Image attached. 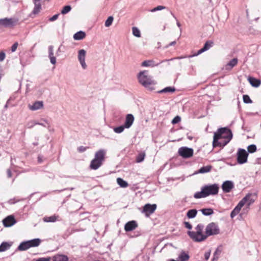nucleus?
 I'll return each mask as SVG.
<instances>
[{"label": "nucleus", "mask_w": 261, "mask_h": 261, "mask_svg": "<svg viewBox=\"0 0 261 261\" xmlns=\"http://www.w3.org/2000/svg\"><path fill=\"white\" fill-rule=\"evenodd\" d=\"M257 196V193H248L240 202L234 208L230 213V217L233 218L240 212L241 208L246 204V206L243 208V211H246L248 212L250 205L253 203Z\"/></svg>", "instance_id": "1"}, {"label": "nucleus", "mask_w": 261, "mask_h": 261, "mask_svg": "<svg viewBox=\"0 0 261 261\" xmlns=\"http://www.w3.org/2000/svg\"><path fill=\"white\" fill-rule=\"evenodd\" d=\"M219 190V186L217 184L205 185L201 188L200 191L194 194V197L195 199H200L210 195H216L218 194Z\"/></svg>", "instance_id": "2"}, {"label": "nucleus", "mask_w": 261, "mask_h": 261, "mask_svg": "<svg viewBox=\"0 0 261 261\" xmlns=\"http://www.w3.org/2000/svg\"><path fill=\"white\" fill-rule=\"evenodd\" d=\"M137 77L140 84L145 88L152 90L154 89L153 86L156 84V82L153 79L152 77L148 74L147 70L140 71Z\"/></svg>", "instance_id": "3"}, {"label": "nucleus", "mask_w": 261, "mask_h": 261, "mask_svg": "<svg viewBox=\"0 0 261 261\" xmlns=\"http://www.w3.org/2000/svg\"><path fill=\"white\" fill-rule=\"evenodd\" d=\"M106 154V150L100 149L95 152L94 158L91 161L90 168L93 170H96L102 165L105 160V156Z\"/></svg>", "instance_id": "4"}, {"label": "nucleus", "mask_w": 261, "mask_h": 261, "mask_svg": "<svg viewBox=\"0 0 261 261\" xmlns=\"http://www.w3.org/2000/svg\"><path fill=\"white\" fill-rule=\"evenodd\" d=\"M218 137L226 140L224 143L227 144L232 138V134L231 130L227 128H221L218 129L217 132L214 134V142L217 141Z\"/></svg>", "instance_id": "5"}, {"label": "nucleus", "mask_w": 261, "mask_h": 261, "mask_svg": "<svg viewBox=\"0 0 261 261\" xmlns=\"http://www.w3.org/2000/svg\"><path fill=\"white\" fill-rule=\"evenodd\" d=\"M205 231L207 238L211 236H215L220 233L219 226L214 222H211L207 225Z\"/></svg>", "instance_id": "6"}, {"label": "nucleus", "mask_w": 261, "mask_h": 261, "mask_svg": "<svg viewBox=\"0 0 261 261\" xmlns=\"http://www.w3.org/2000/svg\"><path fill=\"white\" fill-rule=\"evenodd\" d=\"M188 234L193 240L196 242H201L205 240L207 238L205 231L204 233H203V232L188 231Z\"/></svg>", "instance_id": "7"}, {"label": "nucleus", "mask_w": 261, "mask_h": 261, "mask_svg": "<svg viewBox=\"0 0 261 261\" xmlns=\"http://www.w3.org/2000/svg\"><path fill=\"white\" fill-rule=\"evenodd\" d=\"M19 19L17 18H5L0 19V26L5 27H12L18 24Z\"/></svg>", "instance_id": "8"}, {"label": "nucleus", "mask_w": 261, "mask_h": 261, "mask_svg": "<svg viewBox=\"0 0 261 261\" xmlns=\"http://www.w3.org/2000/svg\"><path fill=\"white\" fill-rule=\"evenodd\" d=\"M237 162L240 164L245 163L247 161L248 153L247 151L242 148H239L237 152Z\"/></svg>", "instance_id": "9"}, {"label": "nucleus", "mask_w": 261, "mask_h": 261, "mask_svg": "<svg viewBox=\"0 0 261 261\" xmlns=\"http://www.w3.org/2000/svg\"><path fill=\"white\" fill-rule=\"evenodd\" d=\"M179 155L184 158L187 159L191 157L193 154V150L187 147H181L178 149Z\"/></svg>", "instance_id": "10"}, {"label": "nucleus", "mask_w": 261, "mask_h": 261, "mask_svg": "<svg viewBox=\"0 0 261 261\" xmlns=\"http://www.w3.org/2000/svg\"><path fill=\"white\" fill-rule=\"evenodd\" d=\"M86 51L84 49H80L78 51L77 59L80 62L83 69L85 70L87 68V65L86 64Z\"/></svg>", "instance_id": "11"}, {"label": "nucleus", "mask_w": 261, "mask_h": 261, "mask_svg": "<svg viewBox=\"0 0 261 261\" xmlns=\"http://www.w3.org/2000/svg\"><path fill=\"white\" fill-rule=\"evenodd\" d=\"M222 189L224 193H229L234 188V184L231 180H226L222 185Z\"/></svg>", "instance_id": "12"}, {"label": "nucleus", "mask_w": 261, "mask_h": 261, "mask_svg": "<svg viewBox=\"0 0 261 261\" xmlns=\"http://www.w3.org/2000/svg\"><path fill=\"white\" fill-rule=\"evenodd\" d=\"M156 208V205L155 204H146L142 211L143 213H145L146 215H149L152 214Z\"/></svg>", "instance_id": "13"}, {"label": "nucleus", "mask_w": 261, "mask_h": 261, "mask_svg": "<svg viewBox=\"0 0 261 261\" xmlns=\"http://www.w3.org/2000/svg\"><path fill=\"white\" fill-rule=\"evenodd\" d=\"M135 118L134 116L131 114H127L125 118V120L123 125L125 128H130L133 125Z\"/></svg>", "instance_id": "14"}, {"label": "nucleus", "mask_w": 261, "mask_h": 261, "mask_svg": "<svg viewBox=\"0 0 261 261\" xmlns=\"http://www.w3.org/2000/svg\"><path fill=\"white\" fill-rule=\"evenodd\" d=\"M138 227V224L136 221L132 220L127 222L124 226L125 231H130L135 229Z\"/></svg>", "instance_id": "15"}, {"label": "nucleus", "mask_w": 261, "mask_h": 261, "mask_svg": "<svg viewBox=\"0 0 261 261\" xmlns=\"http://www.w3.org/2000/svg\"><path fill=\"white\" fill-rule=\"evenodd\" d=\"M213 42L211 41H206L203 47L201 48L200 49H199L197 53L195 55V56H197V55H199L201 54H202V53L208 50L211 47L213 46ZM194 56V55H192V56H190V57H193Z\"/></svg>", "instance_id": "16"}, {"label": "nucleus", "mask_w": 261, "mask_h": 261, "mask_svg": "<svg viewBox=\"0 0 261 261\" xmlns=\"http://www.w3.org/2000/svg\"><path fill=\"white\" fill-rule=\"evenodd\" d=\"M3 222L5 226L10 227L15 224L16 221L13 216H9L4 219Z\"/></svg>", "instance_id": "17"}, {"label": "nucleus", "mask_w": 261, "mask_h": 261, "mask_svg": "<svg viewBox=\"0 0 261 261\" xmlns=\"http://www.w3.org/2000/svg\"><path fill=\"white\" fill-rule=\"evenodd\" d=\"M163 62V61H161L160 63H155V62L153 60H145L141 63V66L142 67H153L155 66H158L161 63H162Z\"/></svg>", "instance_id": "18"}, {"label": "nucleus", "mask_w": 261, "mask_h": 261, "mask_svg": "<svg viewBox=\"0 0 261 261\" xmlns=\"http://www.w3.org/2000/svg\"><path fill=\"white\" fill-rule=\"evenodd\" d=\"M43 107V102L41 101H37L35 102L32 105H29V109L32 111H36L39 110Z\"/></svg>", "instance_id": "19"}, {"label": "nucleus", "mask_w": 261, "mask_h": 261, "mask_svg": "<svg viewBox=\"0 0 261 261\" xmlns=\"http://www.w3.org/2000/svg\"><path fill=\"white\" fill-rule=\"evenodd\" d=\"M48 57L50 59V63L55 65L56 63V59L54 56V47L52 45H50L48 47Z\"/></svg>", "instance_id": "20"}, {"label": "nucleus", "mask_w": 261, "mask_h": 261, "mask_svg": "<svg viewBox=\"0 0 261 261\" xmlns=\"http://www.w3.org/2000/svg\"><path fill=\"white\" fill-rule=\"evenodd\" d=\"M41 242V240L38 238L34 239L28 241L30 248H32V247H38L40 244Z\"/></svg>", "instance_id": "21"}, {"label": "nucleus", "mask_w": 261, "mask_h": 261, "mask_svg": "<svg viewBox=\"0 0 261 261\" xmlns=\"http://www.w3.org/2000/svg\"><path fill=\"white\" fill-rule=\"evenodd\" d=\"M217 141L216 142H214V138L213 139V144L214 147L219 146L221 147H223L226 144H224V143L226 141V140L223 139L221 138L218 137Z\"/></svg>", "instance_id": "22"}, {"label": "nucleus", "mask_w": 261, "mask_h": 261, "mask_svg": "<svg viewBox=\"0 0 261 261\" xmlns=\"http://www.w3.org/2000/svg\"><path fill=\"white\" fill-rule=\"evenodd\" d=\"M248 80L250 84L254 87H258L261 84L260 81L255 78L252 77H249Z\"/></svg>", "instance_id": "23"}, {"label": "nucleus", "mask_w": 261, "mask_h": 261, "mask_svg": "<svg viewBox=\"0 0 261 261\" xmlns=\"http://www.w3.org/2000/svg\"><path fill=\"white\" fill-rule=\"evenodd\" d=\"M59 216L54 215L49 217H44L43 220L45 222H55L59 220Z\"/></svg>", "instance_id": "24"}, {"label": "nucleus", "mask_w": 261, "mask_h": 261, "mask_svg": "<svg viewBox=\"0 0 261 261\" xmlns=\"http://www.w3.org/2000/svg\"><path fill=\"white\" fill-rule=\"evenodd\" d=\"M53 261H68V258L65 255L57 254L53 256Z\"/></svg>", "instance_id": "25"}, {"label": "nucleus", "mask_w": 261, "mask_h": 261, "mask_svg": "<svg viewBox=\"0 0 261 261\" xmlns=\"http://www.w3.org/2000/svg\"><path fill=\"white\" fill-rule=\"evenodd\" d=\"M238 63V60L237 58H234L230 61L227 65L225 66V69L226 70H230L233 67H234Z\"/></svg>", "instance_id": "26"}, {"label": "nucleus", "mask_w": 261, "mask_h": 261, "mask_svg": "<svg viewBox=\"0 0 261 261\" xmlns=\"http://www.w3.org/2000/svg\"><path fill=\"white\" fill-rule=\"evenodd\" d=\"M30 248L28 241L21 242L18 246L17 249L19 251H25Z\"/></svg>", "instance_id": "27"}, {"label": "nucleus", "mask_w": 261, "mask_h": 261, "mask_svg": "<svg viewBox=\"0 0 261 261\" xmlns=\"http://www.w3.org/2000/svg\"><path fill=\"white\" fill-rule=\"evenodd\" d=\"M86 36L85 33L83 31H79L73 35V39L75 40H80L85 38Z\"/></svg>", "instance_id": "28"}, {"label": "nucleus", "mask_w": 261, "mask_h": 261, "mask_svg": "<svg viewBox=\"0 0 261 261\" xmlns=\"http://www.w3.org/2000/svg\"><path fill=\"white\" fill-rule=\"evenodd\" d=\"M34 8L32 11L31 15H32V14L36 15V14H38L41 9V5L40 3H34Z\"/></svg>", "instance_id": "29"}, {"label": "nucleus", "mask_w": 261, "mask_h": 261, "mask_svg": "<svg viewBox=\"0 0 261 261\" xmlns=\"http://www.w3.org/2000/svg\"><path fill=\"white\" fill-rule=\"evenodd\" d=\"M197 211L196 209H191L187 213V217L189 219H192L196 216Z\"/></svg>", "instance_id": "30"}, {"label": "nucleus", "mask_w": 261, "mask_h": 261, "mask_svg": "<svg viewBox=\"0 0 261 261\" xmlns=\"http://www.w3.org/2000/svg\"><path fill=\"white\" fill-rule=\"evenodd\" d=\"M204 216H210L214 214V211L211 208H202L200 210Z\"/></svg>", "instance_id": "31"}, {"label": "nucleus", "mask_w": 261, "mask_h": 261, "mask_svg": "<svg viewBox=\"0 0 261 261\" xmlns=\"http://www.w3.org/2000/svg\"><path fill=\"white\" fill-rule=\"evenodd\" d=\"M175 91V88L172 87H167L164 89L159 91L158 92L159 93H173Z\"/></svg>", "instance_id": "32"}, {"label": "nucleus", "mask_w": 261, "mask_h": 261, "mask_svg": "<svg viewBox=\"0 0 261 261\" xmlns=\"http://www.w3.org/2000/svg\"><path fill=\"white\" fill-rule=\"evenodd\" d=\"M212 167L211 166H203L200 168L197 172L198 173H205L209 172L211 169Z\"/></svg>", "instance_id": "33"}, {"label": "nucleus", "mask_w": 261, "mask_h": 261, "mask_svg": "<svg viewBox=\"0 0 261 261\" xmlns=\"http://www.w3.org/2000/svg\"><path fill=\"white\" fill-rule=\"evenodd\" d=\"M189 259V256L188 254L182 252L179 255L177 261H187Z\"/></svg>", "instance_id": "34"}, {"label": "nucleus", "mask_w": 261, "mask_h": 261, "mask_svg": "<svg viewBox=\"0 0 261 261\" xmlns=\"http://www.w3.org/2000/svg\"><path fill=\"white\" fill-rule=\"evenodd\" d=\"M0 246L1 247V249H2V251L3 252V251L8 250L10 248V247L12 246V243L4 242H3Z\"/></svg>", "instance_id": "35"}, {"label": "nucleus", "mask_w": 261, "mask_h": 261, "mask_svg": "<svg viewBox=\"0 0 261 261\" xmlns=\"http://www.w3.org/2000/svg\"><path fill=\"white\" fill-rule=\"evenodd\" d=\"M41 121H43L44 123L37 122V125L43 126V127H47L49 129L50 125L49 121L46 119H41Z\"/></svg>", "instance_id": "36"}, {"label": "nucleus", "mask_w": 261, "mask_h": 261, "mask_svg": "<svg viewBox=\"0 0 261 261\" xmlns=\"http://www.w3.org/2000/svg\"><path fill=\"white\" fill-rule=\"evenodd\" d=\"M117 184L122 188H126L128 186L127 182L121 178L117 179Z\"/></svg>", "instance_id": "37"}, {"label": "nucleus", "mask_w": 261, "mask_h": 261, "mask_svg": "<svg viewBox=\"0 0 261 261\" xmlns=\"http://www.w3.org/2000/svg\"><path fill=\"white\" fill-rule=\"evenodd\" d=\"M114 20V17L112 16H109L108 19L106 20L105 23V25L106 27H110Z\"/></svg>", "instance_id": "38"}, {"label": "nucleus", "mask_w": 261, "mask_h": 261, "mask_svg": "<svg viewBox=\"0 0 261 261\" xmlns=\"http://www.w3.org/2000/svg\"><path fill=\"white\" fill-rule=\"evenodd\" d=\"M71 10V7L69 5L64 6L61 10V14L65 15L69 13Z\"/></svg>", "instance_id": "39"}, {"label": "nucleus", "mask_w": 261, "mask_h": 261, "mask_svg": "<svg viewBox=\"0 0 261 261\" xmlns=\"http://www.w3.org/2000/svg\"><path fill=\"white\" fill-rule=\"evenodd\" d=\"M220 252L221 251L219 250L218 248H217L214 253L212 261H217L219 258Z\"/></svg>", "instance_id": "40"}, {"label": "nucleus", "mask_w": 261, "mask_h": 261, "mask_svg": "<svg viewBox=\"0 0 261 261\" xmlns=\"http://www.w3.org/2000/svg\"><path fill=\"white\" fill-rule=\"evenodd\" d=\"M124 128H125V127L122 125L118 127H114V131L116 133L120 134L123 132Z\"/></svg>", "instance_id": "41"}, {"label": "nucleus", "mask_w": 261, "mask_h": 261, "mask_svg": "<svg viewBox=\"0 0 261 261\" xmlns=\"http://www.w3.org/2000/svg\"><path fill=\"white\" fill-rule=\"evenodd\" d=\"M247 150L249 153H254L256 151V146L254 144L250 145L248 146Z\"/></svg>", "instance_id": "42"}, {"label": "nucleus", "mask_w": 261, "mask_h": 261, "mask_svg": "<svg viewBox=\"0 0 261 261\" xmlns=\"http://www.w3.org/2000/svg\"><path fill=\"white\" fill-rule=\"evenodd\" d=\"M133 34L137 37L141 36V33L140 30L136 27H133L132 28Z\"/></svg>", "instance_id": "43"}, {"label": "nucleus", "mask_w": 261, "mask_h": 261, "mask_svg": "<svg viewBox=\"0 0 261 261\" xmlns=\"http://www.w3.org/2000/svg\"><path fill=\"white\" fill-rule=\"evenodd\" d=\"M35 125H37V122L35 120H31L27 123L26 126L28 128H31L33 127Z\"/></svg>", "instance_id": "44"}, {"label": "nucleus", "mask_w": 261, "mask_h": 261, "mask_svg": "<svg viewBox=\"0 0 261 261\" xmlns=\"http://www.w3.org/2000/svg\"><path fill=\"white\" fill-rule=\"evenodd\" d=\"M144 157H145V153H144L142 152V153H140L137 156V157L136 158L137 162L140 163V162H142L144 160Z\"/></svg>", "instance_id": "45"}, {"label": "nucleus", "mask_w": 261, "mask_h": 261, "mask_svg": "<svg viewBox=\"0 0 261 261\" xmlns=\"http://www.w3.org/2000/svg\"><path fill=\"white\" fill-rule=\"evenodd\" d=\"M204 225L202 224H198L195 227V232H203Z\"/></svg>", "instance_id": "46"}, {"label": "nucleus", "mask_w": 261, "mask_h": 261, "mask_svg": "<svg viewBox=\"0 0 261 261\" xmlns=\"http://www.w3.org/2000/svg\"><path fill=\"white\" fill-rule=\"evenodd\" d=\"M243 101L246 103H250L252 102V100H251L249 96L247 95H243Z\"/></svg>", "instance_id": "47"}, {"label": "nucleus", "mask_w": 261, "mask_h": 261, "mask_svg": "<svg viewBox=\"0 0 261 261\" xmlns=\"http://www.w3.org/2000/svg\"><path fill=\"white\" fill-rule=\"evenodd\" d=\"M166 8L164 6H157L156 7L151 9L150 10V12H154L156 11H160V10H164Z\"/></svg>", "instance_id": "48"}, {"label": "nucleus", "mask_w": 261, "mask_h": 261, "mask_svg": "<svg viewBox=\"0 0 261 261\" xmlns=\"http://www.w3.org/2000/svg\"><path fill=\"white\" fill-rule=\"evenodd\" d=\"M181 119L180 117L178 116H177L174 118V119L172 120V123L174 124L180 122Z\"/></svg>", "instance_id": "49"}, {"label": "nucleus", "mask_w": 261, "mask_h": 261, "mask_svg": "<svg viewBox=\"0 0 261 261\" xmlns=\"http://www.w3.org/2000/svg\"><path fill=\"white\" fill-rule=\"evenodd\" d=\"M211 250H209L207 252H206L204 253V258L206 260H208L210 258V256L211 255Z\"/></svg>", "instance_id": "50"}, {"label": "nucleus", "mask_w": 261, "mask_h": 261, "mask_svg": "<svg viewBox=\"0 0 261 261\" xmlns=\"http://www.w3.org/2000/svg\"><path fill=\"white\" fill-rule=\"evenodd\" d=\"M59 16V14H55V15H54L53 16H52L51 17H50V18L49 19V20L50 21H55L56 20H57V19L58 18Z\"/></svg>", "instance_id": "51"}, {"label": "nucleus", "mask_w": 261, "mask_h": 261, "mask_svg": "<svg viewBox=\"0 0 261 261\" xmlns=\"http://www.w3.org/2000/svg\"><path fill=\"white\" fill-rule=\"evenodd\" d=\"M18 43L17 42H15L13 44V45L11 47V51L12 52H14L16 50L17 48L18 47Z\"/></svg>", "instance_id": "52"}, {"label": "nucleus", "mask_w": 261, "mask_h": 261, "mask_svg": "<svg viewBox=\"0 0 261 261\" xmlns=\"http://www.w3.org/2000/svg\"><path fill=\"white\" fill-rule=\"evenodd\" d=\"M184 225H185V226L189 229H191L192 228V225L189 223V222H184Z\"/></svg>", "instance_id": "53"}, {"label": "nucleus", "mask_w": 261, "mask_h": 261, "mask_svg": "<svg viewBox=\"0 0 261 261\" xmlns=\"http://www.w3.org/2000/svg\"><path fill=\"white\" fill-rule=\"evenodd\" d=\"M5 58V54L3 52L0 53V62L3 61Z\"/></svg>", "instance_id": "54"}, {"label": "nucleus", "mask_w": 261, "mask_h": 261, "mask_svg": "<svg viewBox=\"0 0 261 261\" xmlns=\"http://www.w3.org/2000/svg\"><path fill=\"white\" fill-rule=\"evenodd\" d=\"M49 257H41L38 258L37 261H49Z\"/></svg>", "instance_id": "55"}, {"label": "nucleus", "mask_w": 261, "mask_h": 261, "mask_svg": "<svg viewBox=\"0 0 261 261\" xmlns=\"http://www.w3.org/2000/svg\"><path fill=\"white\" fill-rule=\"evenodd\" d=\"M86 147H83V146H81L78 148V150L80 152H84L86 150Z\"/></svg>", "instance_id": "56"}, {"label": "nucleus", "mask_w": 261, "mask_h": 261, "mask_svg": "<svg viewBox=\"0 0 261 261\" xmlns=\"http://www.w3.org/2000/svg\"><path fill=\"white\" fill-rule=\"evenodd\" d=\"M19 200H15L14 199H10L9 200V203L11 204H14L15 203H16V202L18 201Z\"/></svg>", "instance_id": "57"}, {"label": "nucleus", "mask_w": 261, "mask_h": 261, "mask_svg": "<svg viewBox=\"0 0 261 261\" xmlns=\"http://www.w3.org/2000/svg\"><path fill=\"white\" fill-rule=\"evenodd\" d=\"M7 176L8 177H12V173L11 172L10 169L7 170Z\"/></svg>", "instance_id": "58"}, {"label": "nucleus", "mask_w": 261, "mask_h": 261, "mask_svg": "<svg viewBox=\"0 0 261 261\" xmlns=\"http://www.w3.org/2000/svg\"><path fill=\"white\" fill-rule=\"evenodd\" d=\"M176 44V41H174L171 42L167 47H168L169 46H172Z\"/></svg>", "instance_id": "59"}, {"label": "nucleus", "mask_w": 261, "mask_h": 261, "mask_svg": "<svg viewBox=\"0 0 261 261\" xmlns=\"http://www.w3.org/2000/svg\"><path fill=\"white\" fill-rule=\"evenodd\" d=\"M176 24H177V25L178 26V27L180 28V30L181 31V29L180 28V27H181L180 23L178 21H177Z\"/></svg>", "instance_id": "60"}, {"label": "nucleus", "mask_w": 261, "mask_h": 261, "mask_svg": "<svg viewBox=\"0 0 261 261\" xmlns=\"http://www.w3.org/2000/svg\"><path fill=\"white\" fill-rule=\"evenodd\" d=\"M41 0H33V3H40Z\"/></svg>", "instance_id": "61"}, {"label": "nucleus", "mask_w": 261, "mask_h": 261, "mask_svg": "<svg viewBox=\"0 0 261 261\" xmlns=\"http://www.w3.org/2000/svg\"><path fill=\"white\" fill-rule=\"evenodd\" d=\"M167 261H177V260H175L173 259H169Z\"/></svg>", "instance_id": "62"}, {"label": "nucleus", "mask_w": 261, "mask_h": 261, "mask_svg": "<svg viewBox=\"0 0 261 261\" xmlns=\"http://www.w3.org/2000/svg\"><path fill=\"white\" fill-rule=\"evenodd\" d=\"M171 14L173 16V17L175 18V19H176V17L174 16V15L171 12Z\"/></svg>", "instance_id": "63"}, {"label": "nucleus", "mask_w": 261, "mask_h": 261, "mask_svg": "<svg viewBox=\"0 0 261 261\" xmlns=\"http://www.w3.org/2000/svg\"><path fill=\"white\" fill-rule=\"evenodd\" d=\"M38 161H39V162H41V159H40V157H38Z\"/></svg>", "instance_id": "64"}]
</instances>
